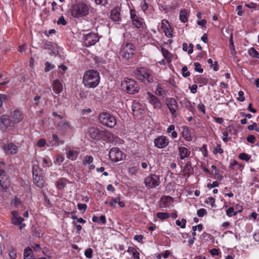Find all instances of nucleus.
<instances>
[{
  "label": "nucleus",
  "instance_id": "nucleus-1",
  "mask_svg": "<svg viewBox=\"0 0 259 259\" xmlns=\"http://www.w3.org/2000/svg\"><path fill=\"white\" fill-rule=\"evenodd\" d=\"M82 82L87 87L92 88L96 87L100 82L99 72L95 70H88L84 74Z\"/></svg>",
  "mask_w": 259,
  "mask_h": 259
},
{
  "label": "nucleus",
  "instance_id": "nucleus-2",
  "mask_svg": "<svg viewBox=\"0 0 259 259\" xmlns=\"http://www.w3.org/2000/svg\"><path fill=\"white\" fill-rule=\"evenodd\" d=\"M99 121L102 125L109 128L113 127L117 123L116 118L108 112H102L98 116Z\"/></svg>",
  "mask_w": 259,
  "mask_h": 259
},
{
  "label": "nucleus",
  "instance_id": "nucleus-3",
  "mask_svg": "<svg viewBox=\"0 0 259 259\" xmlns=\"http://www.w3.org/2000/svg\"><path fill=\"white\" fill-rule=\"evenodd\" d=\"M135 74L139 80L145 84H149L153 81V77L152 72L144 67L138 68Z\"/></svg>",
  "mask_w": 259,
  "mask_h": 259
},
{
  "label": "nucleus",
  "instance_id": "nucleus-4",
  "mask_svg": "<svg viewBox=\"0 0 259 259\" xmlns=\"http://www.w3.org/2000/svg\"><path fill=\"white\" fill-rule=\"evenodd\" d=\"M135 48L132 43L127 42L122 46L119 54L123 61H129L133 58Z\"/></svg>",
  "mask_w": 259,
  "mask_h": 259
},
{
  "label": "nucleus",
  "instance_id": "nucleus-5",
  "mask_svg": "<svg viewBox=\"0 0 259 259\" xmlns=\"http://www.w3.org/2000/svg\"><path fill=\"white\" fill-rule=\"evenodd\" d=\"M88 6L83 3H79L73 6L71 14L74 17H80L86 16L89 13Z\"/></svg>",
  "mask_w": 259,
  "mask_h": 259
},
{
  "label": "nucleus",
  "instance_id": "nucleus-6",
  "mask_svg": "<svg viewBox=\"0 0 259 259\" xmlns=\"http://www.w3.org/2000/svg\"><path fill=\"white\" fill-rule=\"evenodd\" d=\"M121 86L126 91L127 93L131 94L137 93L140 89L139 84L136 81L128 78L121 82Z\"/></svg>",
  "mask_w": 259,
  "mask_h": 259
},
{
  "label": "nucleus",
  "instance_id": "nucleus-7",
  "mask_svg": "<svg viewBox=\"0 0 259 259\" xmlns=\"http://www.w3.org/2000/svg\"><path fill=\"white\" fill-rule=\"evenodd\" d=\"M11 223L15 225L19 226V230L22 231L24 229L26 224L23 223L24 219L19 215V213L17 210H12L11 211Z\"/></svg>",
  "mask_w": 259,
  "mask_h": 259
},
{
  "label": "nucleus",
  "instance_id": "nucleus-8",
  "mask_svg": "<svg viewBox=\"0 0 259 259\" xmlns=\"http://www.w3.org/2000/svg\"><path fill=\"white\" fill-rule=\"evenodd\" d=\"M109 156L111 160L117 162L124 159L125 155L119 148L113 147L110 150Z\"/></svg>",
  "mask_w": 259,
  "mask_h": 259
},
{
  "label": "nucleus",
  "instance_id": "nucleus-9",
  "mask_svg": "<svg viewBox=\"0 0 259 259\" xmlns=\"http://www.w3.org/2000/svg\"><path fill=\"white\" fill-rule=\"evenodd\" d=\"M159 176L156 175H151L145 179V184L148 188H153L160 184Z\"/></svg>",
  "mask_w": 259,
  "mask_h": 259
},
{
  "label": "nucleus",
  "instance_id": "nucleus-10",
  "mask_svg": "<svg viewBox=\"0 0 259 259\" xmlns=\"http://www.w3.org/2000/svg\"><path fill=\"white\" fill-rule=\"evenodd\" d=\"M165 101L166 105L172 116L174 117H177V111L178 109V105L176 100L172 98H167Z\"/></svg>",
  "mask_w": 259,
  "mask_h": 259
},
{
  "label": "nucleus",
  "instance_id": "nucleus-11",
  "mask_svg": "<svg viewBox=\"0 0 259 259\" xmlns=\"http://www.w3.org/2000/svg\"><path fill=\"white\" fill-rule=\"evenodd\" d=\"M169 139L165 136H159L154 140V146L159 149L164 148L168 146Z\"/></svg>",
  "mask_w": 259,
  "mask_h": 259
},
{
  "label": "nucleus",
  "instance_id": "nucleus-12",
  "mask_svg": "<svg viewBox=\"0 0 259 259\" xmlns=\"http://www.w3.org/2000/svg\"><path fill=\"white\" fill-rule=\"evenodd\" d=\"M99 39L97 34L89 33L84 37V44L87 47L94 45Z\"/></svg>",
  "mask_w": 259,
  "mask_h": 259
},
{
  "label": "nucleus",
  "instance_id": "nucleus-13",
  "mask_svg": "<svg viewBox=\"0 0 259 259\" xmlns=\"http://www.w3.org/2000/svg\"><path fill=\"white\" fill-rule=\"evenodd\" d=\"M10 186V181L4 170H0V187L3 190L8 189Z\"/></svg>",
  "mask_w": 259,
  "mask_h": 259
},
{
  "label": "nucleus",
  "instance_id": "nucleus-14",
  "mask_svg": "<svg viewBox=\"0 0 259 259\" xmlns=\"http://www.w3.org/2000/svg\"><path fill=\"white\" fill-rule=\"evenodd\" d=\"M11 118L12 122L18 123L23 119L24 116L21 111L15 109L11 113Z\"/></svg>",
  "mask_w": 259,
  "mask_h": 259
},
{
  "label": "nucleus",
  "instance_id": "nucleus-15",
  "mask_svg": "<svg viewBox=\"0 0 259 259\" xmlns=\"http://www.w3.org/2000/svg\"><path fill=\"white\" fill-rule=\"evenodd\" d=\"M130 15L132 20L133 24L136 28H140L143 24L142 19L139 18V17L136 14V11L134 9H131L130 10Z\"/></svg>",
  "mask_w": 259,
  "mask_h": 259
},
{
  "label": "nucleus",
  "instance_id": "nucleus-16",
  "mask_svg": "<svg viewBox=\"0 0 259 259\" xmlns=\"http://www.w3.org/2000/svg\"><path fill=\"white\" fill-rule=\"evenodd\" d=\"M32 173L34 183L38 187H42L44 181L42 176L36 170H34V168H33Z\"/></svg>",
  "mask_w": 259,
  "mask_h": 259
},
{
  "label": "nucleus",
  "instance_id": "nucleus-17",
  "mask_svg": "<svg viewBox=\"0 0 259 259\" xmlns=\"http://www.w3.org/2000/svg\"><path fill=\"white\" fill-rule=\"evenodd\" d=\"M88 132L90 137L95 140H100L102 139V131L99 129L92 127L89 128Z\"/></svg>",
  "mask_w": 259,
  "mask_h": 259
},
{
  "label": "nucleus",
  "instance_id": "nucleus-18",
  "mask_svg": "<svg viewBox=\"0 0 259 259\" xmlns=\"http://www.w3.org/2000/svg\"><path fill=\"white\" fill-rule=\"evenodd\" d=\"M147 96L149 103L153 106L154 108L160 109L161 107V103L157 97L149 92L147 93Z\"/></svg>",
  "mask_w": 259,
  "mask_h": 259
},
{
  "label": "nucleus",
  "instance_id": "nucleus-19",
  "mask_svg": "<svg viewBox=\"0 0 259 259\" xmlns=\"http://www.w3.org/2000/svg\"><path fill=\"white\" fill-rule=\"evenodd\" d=\"M3 148L5 152L8 154H14L18 152L17 146L12 143L4 145Z\"/></svg>",
  "mask_w": 259,
  "mask_h": 259
},
{
  "label": "nucleus",
  "instance_id": "nucleus-20",
  "mask_svg": "<svg viewBox=\"0 0 259 259\" xmlns=\"http://www.w3.org/2000/svg\"><path fill=\"white\" fill-rule=\"evenodd\" d=\"M11 122L12 121L11 120H10L9 116L7 115H4L0 118V128L2 130H5L10 126Z\"/></svg>",
  "mask_w": 259,
  "mask_h": 259
},
{
  "label": "nucleus",
  "instance_id": "nucleus-21",
  "mask_svg": "<svg viewBox=\"0 0 259 259\" xmlns=\"http://www.w3.org/2000/svg\"><path fill=\"white\" fill-rule=\"evenodd\" d=\"M161 28L167 37L172 36V31L170 27L168 21L166 20H162L161 22Z\"/></svg>",
  "mask_w": 259,
  "mask_h": 259
},
{
  "label": "nucleus",
  "instance_id": "nucleus-22",
  "mask_svg": "<svg viewBox=\"0 0 259 259\" xmlns=\"http://www.w3.org/2000/svg\"><path fill=\"white\" fill-rule=\"evenodd\" d=\"M58 130L63 134H66L72 130V126L67 122H60L58 124Z\"/></svg>",
  "mask_w": 259,
  "mask_h": 259
},
{
  "label": "nucleus",
  "instance_id": "nucleus-23",
  "mask_svg": "<svg viewBox=\"0 0 259 259\" xmlns=\"http://www.w3.org/2000/svg\"><path fill=\"white\" fill-rule=\"evenodd\" d=\"M132 111L134 115L138 116L144 113V109L142 105L138 102H134L132 105Z\"/></svg>",
  "mask_w": 259,
  "mask_h": 259
},
{
  "label": "nucleus",
  "instance_id": "nucleus-24",
  "mask_svg": "<svg viewBox=\"0 0 259 259\" xmlns=\"http://www.w3.org/2000/svg\"><path fill=\"white\" fill-rule=\"evenodd\" d=\"M172 202V198L170 196H162L160 200L159 205L160 207L164 208L169 206Z\"/></svg>",
  "mask_w": 259,
  "mask_h": 259
},
{
  "label": "nucleus",
  "instance_id": "nucleus-25",
  "mask_svg": "<svg viewBox=\"0 0 259 259\" xmlns=\"http://www.w3.org/2000/svg\"><path fill=\"white\" fill-rule=\"evenodd\" d=\"M52 86L53 91L57 94L61 93L63 90L62 83L58 79L54 81Z\"/></svg>",
  "mask_w": 259,
  "mask_h": 259
},
{
  "label": "nucleus",
  "instance_id": "nucleus-26",
  "mask_svg": "<svg viewBox=\"0 0 259 259\" xmlns=\"http://www.w3.org/2000/svg\"><path fill=\"white\" fill-rule=\"evenodd\" d=\"M183 131L182 132V137L188 141L192 140V136L191 134L190 130L187 126H183Z\"/></svg>",
  "mask_w": 259,
  "mask_h": 259
},
{
  "label": "nucleus",
  "instance_id": "nucleus-27",
  "mask_svg": "<svg viewBox=\"0 0 259 259\" xmlns=\"http://www.w3.org/2000/svg\"><path fill=\"white\" fill-rule=\"evenodd\" d=\"M179 152L181 159L188 157L191 154L190 151L185 147H179Z\"/></svg>",
  "mask_w": 259,
  "mask_h": 259
},
{
  "label": "nucleus",
  "instance_id": "nucleus-28",
  "mask_svg": "<svg viewBox=\"0 0 259 259\" xmlns=\"http://www.w3.org/2000/svg\"><path fill=\"white\" fill-rule=\"evenodd\" d=\"M111 18L115 21H117L120 19V9L118 7L114 8L112 10Z\"/></svg>",
  "mask_w": 259,
  "mask_h": 259
},
{
  "label": "nucleus",
  "instance_id": "nucleus-29",
  "mask_svg": "<svg viewBox=\"0 0 259 259\" xmlns=\"http://www.w3.org/2000/svg\"><path fill=\"white\" fill-rule=\"evenodd\" d=\"M68 183V180L65 178H60L56 182V186L59 190L63 189Z\"/></svg>",
  "mask_w": 259,
  "mask_h": 259
},
{
  "label": "nucleus",
  "instance_id": "nucleus-30",
  "mask_svg": "<svg viewBox=\"0 0 259 259\" xmlns=\"http://www.w3.org/2000/svg\"><path fill=\"white\" fill-rule=\"evenodd\" d=\"M64 141L60 140L56 134H53L51 143L53 146H58L60 144H63Z\"/></svg>",
  "mask_w": 259,
  "mask_h": 259
},
{
  "label": "nucleus",
  "instance_id": "nucleus-31",
  "mask_svg": "<svg viewBox=\"0 0 259 259\" xmlns=\"http://www.w3.org/2000/svg\"><path fill=\"white\" fill-rule=\"evenodd\" d=\"M23 259H35L32 250L30 247L25 248L23 253Z\"/></svg>",
  "mask_w": 259,
  "mask_h": 259
},
{
  "label": "nucleus",
  "instance_id": "nucleus-32",
  "mask_svg": "<svg viewBox=\"0 0 259 259\" xmlns=\"http://www.w3.org/2000/svg\"><path fill=\"white\" fill-rule=\"evenodd\" d=\"M11 205L16 208H21V209L24 208V206L21 201L18 197H15V198L11 202Z\"/></svg>",
  "mask_w": 259,
  "mask_h": 259
},
{
  "label": "nucleus",
  "instance_id": "nucleus-33",
  "mask_svg": "<svg viewBox=\"0 0 259 259\" xmlns=\"http://www.w3.org/2000/svg\"><path fill=\"white\" fill-rule=\"evenodd\" d=\"M157 95L159 96H166L167 95L168 92L161 87L160 84L157 85V88L155 92Z\"/></svg>",
  "mask_w": 259,
  "mask_h": 259
},
{
  "label": "nucleus",
  "instance_id": "nucleus-34",
  "mask_svg": "<svg viewBox=\"0 0 259 259\" xmlns=\"http://www.w3.org/2000/svg\"><path fill=\"white\" fill-rule=\"evenodd\" d=\"M127 252L131 255L135 259H139V253L136 248L133 247H129L127 250Z\"/></svg>",
  "mask_w": 259,
  "mask_h": 259
},
{
  "label": "nucleus",
  "instance_id": "nucleus-35",
  "mask_svg": "<svg viewBox=\"0 0 259 259\" xmlns=\"http://www.w3.org/2000/svg\"><path fill=\"white\" fill-rule=\"evenodd\" d=\"M92 221L98 224H105L106 223V220L104 215H102L100 216V217H98L96 215H94L92 218Z\"/></svg>",
  "mask_w": 259,
  "mask_h": 259
},
{
  "label": "nucleus",
  "instance_id": "nucleus-36",
  "mask_svg": "<svg viewBox=\"0 0 259 259\" xmlns=\"http://www.w3.org/2000/svg\"><path fill=\"white\" fill-rule=\"evenodd\" d=\"M188 11L186 10H183L180 13V20L185 23L188 20Z\"/></svg>",
  "mask_w": 259,
  "mask_h": 259
},
{
  "label": "nucleus",
  "instance_id": "nucleus-37",
  "mask_svg": "<svg viewBox=\"0 0 259 259\" xmlns=\"http://www.w3.org/2000/svg\"><path fill=\"white\" fill-rule=\"evenodd\" d=\"M77 154L78 153L76 151L69 150L67 153V158L71 160H74L76 159Z\"/></svg>",
  "mask_w": 259,
  "mask_h": 259
},
{
  "label": "nucleus",
  "instance_id": "nucleus-38",
  "mask_svg": "<svg viewBox=\"0 0 259 259\" xmlns=\"http://www.w3.org/2000/svg\"><path fill=\"white\" fill-rule=\"evenodd\" d=\"M161 52L163 57L166 59L167 62H170L171 60V55L169 52L166 49L162 48Z\"/></svg>",
  "mask_w": 259,
  "mask_h": 259
},
{
  "label": "nucleus",
  "instance_id": "nucleus-39",
  "mask_svg": "<svg viewBox=\"0 0 259 259\" xmlns=\"http://www.w3.org/2000/svg\"><path fill=\"white\" fill-rule=\"evenodd\" d=\"M248 53L252 57L259 59V53L254 48H250L248 51Z\"/></svg>",
  "mask_w": 259,
  "mask_h": 259
},
{
  "label": "nucleus",
  "instance_id": "nucleus-40",
  "mask_svg": "<svg viewBox=\"0 0 259 259\" xmlns=\"http://www.w3.org/2000/svg\"><path fill=\"white\" fill-rule=\"evenodd\" d=\"M102 139L105 140L106 139L110 140L112 138V134L108 131H102Z\"/></svg>",
  "mask_w": 259,
  "mask_h": 259
},
{
  "label": "nucleus",
  "instance_id": "nucleus-41",
  "mask_svg": "<svg viewBox=\"0 0 259 259\" xmlns=\"http://www.w3.org/2000/svg\"><path fill=\"white\" fill-rule=\"evenodd\" d=\"M94 158L93 156H90V155H86L84 157L83 160H82V164L83 165H87V164H90L93 161Z\"/></svg>",
  "mask_w": 259,
  "mask_h": 259
},
{
  "label": "nucleus",
  "instance_id": "nucleus-42",
  "mask_svg": "<svg viewBox=\"0 0 259 259\" xmlns=\"http://www.w3.org/2000/svg\"><path fill=\"white\" fill-rule=\"evenodd\" d=\"M156 216L158 219L163 220L168 219L170 215L167 212H159L157 213Z\"/></svg>",
  "mask_w": 259,
  "mask_h": 259
},
{
  "label": "nucleus",
  "instance_id": "nucleus-43",
  "mask_svg": "<svg viewBox=\"0 0 259 259\" xmlns=\"http://www.w3.org/2000/svg\"><path fill=\"white\" fill-rule=\"evenodd\" d=\"M237 214V212L234 211V209L232 207H230L227 210H226V214L229 217H232L236 215Z\"/></svg>",
  "mask_w": 259,
  "mask_h": 259
},
{
  "label": "nucleus",
  "instance_id": "nucleus-44",
  "mask_svg": "<svg viewBox=\"0 0 259 259\" xmlns=\"http://www.w3.org/2000/svg\"><path fill=\"white\" fill-rule=\"evenodd\" d=\"M224 152L223 149L221 147V145L220 144H218L216 147L213 150V153L214 154H217V153L223 154Z\"/></svg>",
  "mask_w": 259,
  "mask_h": 259
},
{
  "label": "nucleus",
  "instance_id": "nucleus-45",
  "mask_svg": "<svg viewBox=\"0 0 259 259\" xmlns=\"http://www.w3.org/2000/svg\"><path fill=\"white\" fill-rule=\"evenodd\" d=\"M176 224L177 226H180L181 228H185L186 227V220L185 219H183L181 221L178 220L176 222Z\"/></svg>",
  "mask_w": 259,
  "mask_h": 259
},
{
  "label": "nucleus",
  "instance_id": "nucleus-46",
  "mask_svg": "<svg viewBox=\"0 0 259 259\" xmlns=\"http://www.w3.org/2000/svg\"><path fill=\"white\" fill-rule=\"evenodd\" d=\"M9 255L11 259H16L17 256L16 250L14 248H12L9 251Z\"/></svg>",
  "mask_w": 259,
  "mask_h": 259
},
{
  "label": "nucleus",
  "instance_id": "nucleus-47",
  "mask_svg": "<svg viewBox=\"0 0 259 259\" xmlns=\"http://www.w3.org/2000/svg\"><path fill=\"white\" fill-rule=\"evenodd\" d=\"M195 66V70L199 73H202L203 69L201 68V64L198 62H195L194 64Z\"/></svg>",
  "mask_w": 259,
  "mask_h": 259
},
{
  "label": "nucleus",
  "instance_id": "nucleus-48",
  "mask_svg": "<svg viewBox=\"0 0 259 259\" xmlns=\"http://www.w3.org/2000/svg\"><path fill=\"white\" fill-rule=\"evenodd\" d=\"M247 128L249 131L254 130L257 132H259V127L257 126V124L256 122H253L252 124L248 125Z\"/></svg>",
  "mask_w": 259,
  "mask_h": 259
},
{
  "label": "nucleus",
  "instance_id": "nucleus-49",
  "mask_svg": "<svg viewBox=\"0 0 259 259\" xmlns=\"http://www.w3.org/2000/svg\"><path fill=\"white\" fill-rule=\"evenodd\" d=\"M94 1L97 5L106 6L108 4V0H94Z\"/></svg>",
  "mask_w": 259,
  "mask_h": 259
},
{
  "label": "nucleus",
  "instance_id": "nucleus-50",
  "mask_svg": "<svg viewBox=\"0 0 259 259\" xmlns=\"http://www.w3.org/2000/svg\"><path fill=\"white\" fill-rule=\"evenodd\" d=\"M182 74L184 77H188L190 75V73L188 71V68L186 66L183 67L182 69Z\"/></svg>",
  "mask_w": 259,
  "mask_h": 259
},
{
  "label": "nucleus",
  "instance_id": "nucleus-51",
  "mask_svg": "<svg viewBox=\"0 0 259 259\" xmlns=\"http://www.w3.org/2000/svg\"><path fill=\"white\" fill-rule=\"evenodd\" d=\"M239 157L240 159L247 161L250 159V156L245 153L240 154Z\"/></svg>",
  "mask_w": 259,
  "mask_h": 259
},
{
  "label": "nucleus",
  "instance_id": "nucleus-52",
  "mask_svg": "<svg viewBox=\"0 0 259 259\" xmlns=\"http://www.w3.org/2000/svg\"><path fill=\"white\" fill-rule=\"evenodd\" d=\"M205 202L213 207L214 206L215 199L212 197H209L206 200Z\"/></svg>",
  "mask_w": 259,
  "mask_h": 259
},
{
  "label": "nucleus",
  "instance_id": "nucleus-53",
  "mask_svg": "<svg viewBox=\"0 0 259 259\" xmlns=\"http://www.w3.org/2000/svg\"><path fill=\"white\" fill-rule=\"evenodd\" d=\"M54 67H55L54 65H52L48 62H47L45 63V71L46 72H49L51 69H53Z\"/></svg>",
  "mask_w": 259,
  "mask_h": 259
},
{
  "label": "nucleus",
  "instance_id": "nucleus-54",
  "mask_svg": "<svg viewBox=\"0 0 259 259\" xmlns=\"http://www.w3.org/2000/svg\"><path fill=\"white\" fill-rule=\"evenodd\" d=\"M206 213V211L204 208L199 209L197 211V214L199 217H203Z\"/></svg>",
  "mask_w": 259,
  "mask_h": 259
},
{
  "label": "nucleus",
  "instance_id": "nucleus-55",
  "mask_svg": "<svg viewBox=\"0 0 259 259\" xmlns=\"http://www.w3.org/2000/svg\"><path fill=\"white\" fill-rule=\"evenodd\" d=\"M93 250L91 248H89L85 250L84 254L88 258H91L92 257Z\"/></svg>",
  "mask_w": 259,
  "mask_h": 259
},
{
  "label": "nucleus",
  "instance_id": "nucleus-56",
  "mask_svg": "<svg viewBox=\"0 0 259 259\" xmlns=\"http://www.w3.org/2000/svg\"><path fill=\"white\" fill-rule=\"evenodd\" d=\"M77 208L79 210H83L84 212L87 208V205L84 203H78Z\"/></svg>",
  "mask_w": 259,
  "mask_h": 259
},
{
  "label": "nucleus",
  "instance_id": "nucleus-57",
  "mask_svg": "<svg viewBox=\"0 0 259 259\" xmlns=\"http://www.w3.org/2000/svg\"><path fill=\"white\" fill-rule=\"evenodd\" d=\"M247 141L251 144H254L255 142V138L253 135H249L246 138Z\"/></svg>",
  "mask_w": 259,
  "mask_h": 259
},
{
  "label": "nucleus",
  "instance_id": "nucleus-58",
  "mask_svg": "<svg viewBox=\"0 0 259 259\" xmlns=\"http://www.w3.org/2000/svg\"><path fill=\"white\" fill-rule=\"evenodd\" d=\"M57 24L58 25L62 24L63 25H65L67 24L66 21L65 20L64 16H61L57 21Z\"/></svg>",
  "mask_w": 259,
  "mask_h": 259
},
{
  "label": "nucleus",
  "instance_id": "nucleus-59",
  "mask_svg": "<svg viewBox=\"0 0 259 259\" xmlns=\"http://www.w3.org/2000/svg\"><path fill=\"white\" fill-rule=\"evenodd\" d=\"M238 95H239V97L237 98V100L239 101L243 102L245 100V97L244 96V93L243 91H240L238 92Z\"/></svg>",
  "mask_w": 259,
  "mask_h": 259
},
{
  "label": "nucleus",
  "instance_id": "nucleus-60",
  "mask_svg": "<svg viewBox=\"0 0 259 259\" xmlns=\"http://www.w3.org/2000/svg\"><path fill=\"white\" fill-rule=\"evenodd\" d=\"M46 141L44 139H40L37 143V146L39 147H44L46 145Z\"/></svg>",
  "mask_w": 259,
  "mask_h": 259
},
{
  "label": "nucleus",
  "instance_id": "nucleus-61",
  "mask_svg": "<svg viewBox=\"0 0 259 259\" xmlns=\"http://www.w3.org/2000/svg\"><path fill=\"white\" fill-rule=\"evenodd\" d=\"M219 185V183L218 181H214L212 184H208L207 186L208 189H210L212 188L218 187Z\"/></svg>",
  "mask_w": 259,
  "mask_h": 259
},
{
  "label": "nucleus",
  "instance_id": "nucleus-62",
  "mask_svg": "<svg viewBox=\"0 0 259 259\" xmlns=\"http://www.w3.org/2000/svg\"><path fill=\"white\" fill-rule=\"evenodd\" d=\"M143 239V236L142 235H137L134 236V239L139 242H142Z\"/></svg>",
  "mask_w": 259,
  "mask_h": 259
},
{
  "label": "nucleus",
  "instance_id": "nucleus-63",
  "mask_svg": "<svg viewBox=\"0 0 259 259\" xmlns=\"http://www.w3.org/2000/svg\"><path fill=\"white\" fill-rule=\"evenodd\" d=\"M7 99V96L3 94H0V107L3 105V102L6 100Z\"/></svg>",
  "mask_w": 259,
  "mask_h": 259
},
{
  "label": "nucleus",
  "instance_id": "nucleus-64",
  "mask_svg": "<svg viewBox=\"0 0 259 259\" xmlns=\"http://www.w3.org/2000/svg\"><path fill=\"white\" fill-rule=\"evenodd\" d=\"M215 178L218 180H222L223 178V176L220 175V170L219 169H216V171H215Z\"/></svg>",
  "mask_w": 259,
  "mask_h": 259
}]
</instances>
